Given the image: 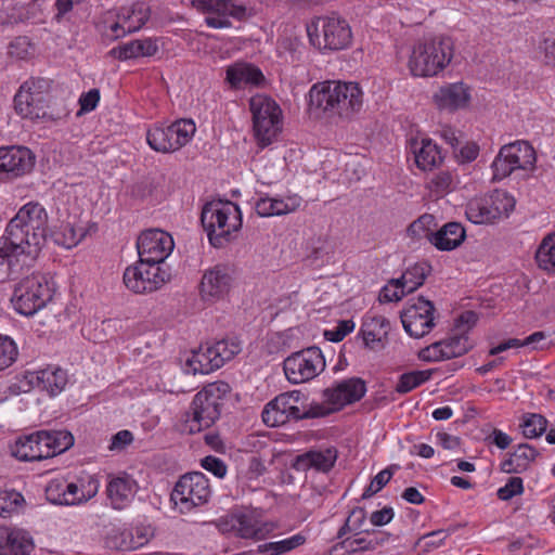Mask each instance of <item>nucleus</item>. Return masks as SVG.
Wrapping results in <instances>:
<instances>
[{
    "mask_svg": "<svg viewBox=\"0 0 555 555\" xmlns=\"http://www.w3.org/2000/svg\"><path fill=\"white\" fill-rule=\"evenodd\" d=\"M48 214L39 203L24 205L7 224L0 237V258L16 279L31 269L46 243Z\"/></svg>",
    "mask_w": 555,
    "mask_h": 555,
    "instance_id": "1",
    "label": "nucleus"
},
{
    "mask_svg": "<svg viewBox=\"0 0 555 555\" xmlns=\"http://www.w3.org/2000/svg\"><path fill=\"white\" fill-rule=\"evenodd\" d=\"M363 106V92L357 82L327 80L309 91V108L328 116L350 118Z\"/></svg>",
    "mask_w": 555,
    "mask_h": 555,
    "instance_id": "2",
    "label": "nucleus"
},
{
    "mask_svg": "<svg viewBox=\"0 0 555 555\" xmlns=\"http://www.w3.org/2000/svg\"><path fill=\"white\" fill-rule=\"evenodd\" d=\"M231 387L227 382L210 383L198 391L189 411L183 414L178 429L183 435H194L210 427L220 416L224 397Z\"/></svg>",
    "mask_w": 555,
    "mask_h": 555,
    "instance_id": "3",
    "label": "nucleus"
},
{
    "mask_svg": "<svg viewBox=\"0 0 555 555\" xmlns=\"http://www.w3.org/2000/svg\"><path fill=\"white\" fill-rule=\"evenodd\" d=\"M201 222L209 243L222 248L230 243L242 228L240 207L230 201H212L204 205Z\"/></svg>",
    "mask_w": 555,
    "mask_h": 555,
    "instance_id": "4",
    "label": "nucleus"
},
{
    "mask_svg": "<svg viewBox=\"0 0 555 555\" xmlns=\"http://www.w3.org/2000/svg\"><path fill=\"white\" fill-rule=\"evenodd\" d=\"M74 437L67 430H40L16 439L12 455L25 462L53 457L68 450Z\"/></svg>",
    "mask_w": 555,
    "mask_h": 555,
    "instance_id": "5",
    "label": "nucleus"
},
{
    "mask_svg": "<svg viewBox=\"0 0 555 555\" xmlns=\"http://www.w3.org/2000/svg\"><path fill=\"white\" fill-rule=\"evenodd\" d=\"M452 56L453 44L449 37L425 39L413 47L409 68L413 76H435L450 63Z\"/></svg>",
    "mask_w": 555,
    "mask_h": 555,
    "instance_id": "6",
    "label": "nucleus"
},
{
    "mask_svg": "<svg viewBox=\"0 0 555 555\" xmlns=\"http://www.w3.org/2000/svg\"><path fill=\"white\" fill-rule=\"evenodd\" d=\"M53 293L54 283L51 278L44 273L33 272L15 285L11 301L17 313L30 317L46 307Z\"/></svg>",
    "mask_w": 555,
    "mask_h": 555,
    "instance_id": "7",
    "label": "nucleus"
},
{
    "mask_svg": "<svg viewBox=\"0 0 555 555\" xmlns=\"http://www.w3.org/2000/svg\"><path fill=\"white\" fill-rule=\"evenodd\" d=\"M253 129L258 145H270L282 130V111L274 100L264 94H256L249 100Z\"/></svg>",
    "mask_w": 555,
    "mask_h": 555,
    "instance_id": "8",
    "label": "nucleus"
},
{
    "mask_svg": "<svg viewBox=\"0 0 555 555\" xmlns=\"http://www.w3.org/2000/svg\"><path fill=\"white\" fill-rule=\"evenodd\" d=\"M310 42L319 50L337 51L351 42V29L348 23L337 16H320L307 25Z\"/></svg>",
    "mask_w": 555,
    "mask_h": 555,
    "instance_id": "9",
    "label": "nucleus"
},
{
    "mask_svg": "<svg viewBox=\"0 0 555 555\" xmlns=\"http://www.w3.org/2000/svg\"><path fill=\"white\" fill-rule=\"evenodd\" d=\"M195 131L196 127L192 119H179L168 126L155 125L150 128L146 140L154 151L170 153L188 144Z\"/></svg>",
    "mask_w": 555,
    "mask_h": 555,
    "instance_id": "10",
    "label": "nucleus"
},
{
    "mask_svg": "<svg viewBox=\"0 0 555 555\" xmlns=\"http://www.w3.org/2000/svg\"><path fill=\"white\" fill-rule=\"evenodd\" d=\"M210 493L206 476L201 472H193L180 477L170 498L181 513H188L194 507L206 504Z\"/></svg>",
    "mask_w": 555,
    "mask_h": 555,
    "instance_id": "11",
    "label": "nucleus"
},
{
    "mask_svg": "<svg viewBox=\"0 0 555 555\" xmlns=\"http://www.w3.org/2000/svg\"><path fill=\"white\" fill-rule=\"evenodd\" d=\"M286 378L292 384L309 382L325 369V359L320 348L313 346L288 356L283 363Z\"/></svg>",
    "mask_w": 555,
    "mask_h": 555,
    "instance_id": "12",
    "label": "nucleus"
},
{
    "mask_svg": "<svg viewBox=\"0 0 555 555\" xmlns=\"http://www.w3.org/2000/svg\"><path fill=\"white\" fill-rule=\"evenodd\" d=\"M171 279V272L163 266H154L138 260L134 266L128 267L124 272V283L128 289L135 294L152 293L160 288Z\"/></svg>",
    "mask_w": 555,
    "mask_h": 555,
    "instance_id": "13",
    "label": "nucleus"
},
{
    "mask_svg": "<svg viewBox=\"0 0 555 555\" xmlns=\"http://www.w3.org/2000/svg\"><path fill=\"white\" fill-rule=\"evenodd\" d=\"M67 382L66 371L59 366L50 365L35 372H26L21 378L20 385L14 384L10 386V389L12 392L17 393V391L28 392L33 388H38L54 397L64 390Z\"/></svg>",
    "mask_w": 555,
    "mask_h": 555,
    "instance_id": "14",
    "label": "nucleus"
},
{
    "mask_svg": "<svg viewBox=\"0 0 555 555\" xmlns=\"http://www.w3.org/2000/svg\"><path fill=\"white\" fill-rule=\"evenodd\" d=\"M173 246L172 237L158 229L142 232L137 241L140 260L165 268H167L165 260L172 251Z\"/></svg>",
    "mask_w": 555,
    "mask_h": 555,
    "instance_id": "15",
    "label": "nucleus"
},
{
    "mask_svg": "<svg viewBox=\"0 0 555 555\" xmlns=\"http://www.w3.org/2000/svg\"><path fill=\"white\" fill-rule=\"evenodd\" d=\"M435 306L430 300L418 297L410 302L401 312L400 318L405 332L414 338L428 334L435 326Z\"/></svg>",
    "mask_w": 555,
    "mask_h": 555,
    "instance_id": "16",
    "label": "nucleus"
},
{
    "mask_svg": "<svg viewBox=\"0 0 555 555\" xmlns=\"http://www.w3.org/2000/svg\"><path fill=\"white\" fill-rule=\"evenodd\" d=\"M35 156L24 146L0 147V182L13 181L31 171Z\"/></svg>",
    "mask_w": 555,
    "mask_h": 555,
    "instance_id": "17",
    "label": "nucleus"
},
{
    "mask_svg": "<svg viewBox=\"0 0 555 555\" xmlns=\"http://www.w3.org/2000/svg\"><path fill=\"white\" fill-rule=\"evenodd\" d=\"M193 4L207 14L206 24L216 29L230 27L229 17L242 20L246 15V8L233 0H193Z\"/></svg>",
    "mask_w": 555,
    "mask_h": 555,
    "instance_id": "18",
    "label": "nucleus"
},
{
    "mask_svg": "<svg viewBox=\"0 0 555 555\" xmlns=\"http://www.w3.org/2000/svg\"><path fill=\"white\" fill-rule=\"evenodd\" d=\"M299 392L281 393L266 404L261 416L266 425L278 427L291 420H302V411L298 406Z\"/></svg>",
    "mask_w": 555,
    "mask_h": 555,
    "instance_id": "19",
    "label": "nucleus"
},
{
    "mask_svg": "<svg viewBox=\"0 0 555 555\" xmlns=\"http://www.w3.org/2000/svg\"><path fill=\"white\" fill-rule=\"evenodd\" d=\"M138 489V482L131 475H109L105 489L108 505L115 511L126 509L133 502Z\"/></svg>",
    "mask_w": 555,
    "mask_h": 555,
    "instance_id": "20",
    "label": "nucleus"
},
{
    "mask_svg": "<svg viewBox=\"0 0 555 555\" xmlns=\"http://www.w3.org/2000/svg\"><path fill=\"white\" fill-rule=\"evenodd\" d=\"M273 529L268 522L260 521L253 514H237L220 522V530L235 531L236 535L243 539H264Z\"/></svg>",
    "mask_w": 555,
    "mask_h": 555,
    "instance_id": "21",
    "label": "nucleus"
},
{
    "mask_svg": "<svg viewBox=\"0 0 555 555\" xmlns=\"http://www.w3.org/2000/svg\"><path fill=\"white\" fill-rule=\"evenodd\" d=\"M232 276L228 267L217 264L206 270L199 284V295L204 301H216L228 294Z\"/></svg>",
    "mask_w": 555,
    "mask_h": 555,
    "instance_id": "22",
    "label": "nucleus"
},
{
    "mask_svg": "<svg viewBox=\"0 0 555 555\" xmlns=\"http://www.w3.org/2000/svg\"><path fill=\"white\" fill-rule=\"evenodd\" d=\"M366 392L365 382L360 377H351L337 383L323 391V398L334 404L337 410L360 401Z\"/></svg>",
    "mask_w": 555,
    "mask_h": 555,
    "instance_id": "23",
    "label": "nucleus"
},
{
    "mask_svg": "<svg viewBox=\"0 0 555 555\" xmlns=\"http://www.w3.org/2000/svg\"><path fill=\"white\" fill-rule=\"evenodd\" d=\"M434 101L440 109H462L470 102V89L463 82L448 83L434 94Z\"/></svg>",
    "mask_w": 555,
    "mask_h": 555,
    "instance_id": "24",
    "label": "nucleus"
},
{
    "mask_svg": "<svg viewBox=\"0 0 555 555\" xmlns=\"http://www.w3.org/2000/svg\"><path fill=\"white\" fill-rule=\"evenodd\" d=\"M264 80L262 72L249 63L236 62L228 66L225 70V81L233 89L261 87Z\"/></svg>",
    "mask_w": 555,
    "mask_h": 555,
    "instance_id": "25",
    "label": "nucleus"
},
{
    "mask_svg": "<svg viewBox=\"0 0 555 555\" xmlns=\"http://www.w3.org/2000/svg\"><path fill=\"white\" fill-rule=\"evenodd\" d=\"M390 330L389 321L382 315H367L364 318L360 335L363 345L371 350H380L385 347Z\"/></svg>",
    "mask_w": 555,
    "mask_h": 555,
    "instance_id": "26",
    "label": "nucleus"
},
{
    "mask_svg": "<svg viewBox=\"0 0 555 555\" xmlns=\"http://www.w3.org/2000/svg\"><path fill=\"white\" fill-rule=\"evenodd\" d=\"M337 460V451L334 448L324 450H310L296 456L293 464L297 470H308L314 468L318 472H330Z\"/></svg>",
    "mask_w": 555,
    "mask_h": 555,
    "instance_id": "27",
    "label": "nucleus"
},
{
    "mask_svg": "<svg viewBox=\"0 0 555 555\" xmlns=\"http://www.w3.org/2000/svg\"><path fill=\"white\" fill-rule=\"evenodd\" d=\"M301 203L302 198L297 194L284 198L267 196L256 202L255 209L260 217L282 216L296 211Z\"/></svg>",
    "mask_w": 555,
    "mask_h": 555,
    "instance_id": "28",
    "label": "nucleus"
},
{
    "mask_svg": "<svg viewBox=\"0 0 555 555\" xmlns=\"http://www.w3.org/2000/svg\"><path fill=\"white\" fill-rule=\"evenodd\" d=\"M502 156H505L515 170H530L535 164L534 149L526 141H516L501 147Z\"/></svg>",
    "mask_w": 555,
    "mask_h": 555,
    "instance_id": "29",
    "label": "nucleus"
},
{
    "mask_svg": "<svg viewBox=\"0 0 555 555\" xmlns=\"http://www.w3.org/2000/svg\"><path fill=\"white\" fill-rule=\"evenodd\" d=\"M35 547L31 535L23 529H12L0 541V555H30Z\"/></svg>",
    "mask_w": 555,
    "mask_h": 555,
    "instance_id": "30",
    "label": "nucleus"
},
{
    "mask_svg": "<svg viewBox=\"0 0 555 555\" xmlns=\"http://www.w3.org/2000/svg\"><path fill=\"white\" fill-rule=\"evenodd\" d=\"M465 238V230L459 222H449L430 234L429 242L439 250H453Z\"/></svg>",
    "mask_w": 555,
    "mask_h": 555,
    "instance_id": "31",
    "label": "nucleus"
},
{
    "mask_svg": "<svg viewBox=\"0 0 555 555\" xmlns=\"http://www.w3.org/2000/svg\"><path fill=\"white\" fill-rule=\"evenodd\" d=\"M15 112L22 118H29L31 120L44 117L46 112L44 102L36 95L30 94L26 87H20L14 96Z\"/></svg>",
    "mask_w": 555,
    "mask_h": 555,
    "instance_id": "32",
    "label": "nucleus"
},
{
    "mask_svg": "<svg viewBox=\"0 0 555 555\" xmlns=\"http://www.w3.org/2000/svg\"><path fill=\"white\" fill-rule=\"evenodd\" d=\"M412 147L416 166L422 170H433L443 160L439 146L430 139L414 142Z\"/></svg>",
    "mask_w": 555,
    "mask_h": 555,
    "instance_id": "33",
    "label": "nucleus"
},
{
    "mask_svg": "<svg viewBox=\"0 0 555 555\" xmlns=\"http://www.w3.org/2000/svg\"><path fill=\"white\" fill-rule=\"evenodd\" d=\"M538 454L534 448L528 443H521L501 463V470L506 474L524 473L529 468Z\"/></svg>",
    "mask_w": 555,
    "mask_h": 555,
    "instance_id": "34",
    "label": "nucleus"
},
{
    "mask_svg": "<svg viewBox=\"0 0 555 555\" xmlns=\"http://www.w3.org/2000/svg\"><path fill=\"white\" fill-rule=\"evenodd\" d=\"M158 46L151 38L132 40L112 49L113 54L118 60L137 59L141 56H153L157 53Z\"/></svg>",
    "mask_w": 555,
    "mask_h": 555,
    "instance_id": "35",
    "label": "nucleus"
},
{
    "mask_svg": "<svg viewBox=\"0 0 555 555\" xmlns=\"http://www.w3.org/2000/svg\"><path fill=\"white\" fill-rule=\"evenodd\" d=\"M111 546L121 551L137 550L149 542V533L143 528L118 530L109 537Z\"/></svg>",
    "mask_w": 555,
    "mask_h": 555,
    "instance_id": "36",
    "label": "nucleus"
},
{
    "mask_svg": "<svg viewBox=\"0 0 555 555\" xmlns=\"http://www.w3.org/2000/svg\"><path fill=\"white\" fill-rule=\"evenodd\" d=\"M489 194L472 198L465 209L467 219L475 224H487L495 222Z\"/></svg>",
    "mask_w": 555,
    "mask_h": 555,
    "instance_id": "37",
    "label": "nucleus"
},
{
    "mask_svg": "<svg viewBox=\"0 0 555 555\" xmlns=\"http://www.w3.org/2000/svg\"><path fill=\"white\" fill-rule=\"evenodd\" d=\"M430 269L427 262H417L408 268L399 279H391L390 283L403 287L408 294L413 293L424 284Z\"/></svg>",
    "mask_w": 555,
    "mask_h": 555,
    "instance_id": "38",
    "label": "nucleus"
},
{
    "mask_svg": "<svg viewBox=\"0 0 555 555\" xmlns=\"http://www.w3.org/2000/svg\"><path fill=\"white\" fill-rule=\"evenodd\" d=\"M218 369H220V366L216 363L210 345L205 347L201 346L197 351L192 353V357L189 358L185 363L186 372L193 374H208Z\"/></svg>",
    "mask_w": 555,
    "mask_h": 555,
    "instance_id": "39",
    "label": "nucleus"
},
{
    "mask_svg": "<svg viewBox=\"0 0 555 555\" xmlns=\"http://www.w3.org/2000/svg\"><path fill=\"white\" fill-rule=\"evenodd\" d=\"M384 539L380 541L377 539L367 540L362 537L346 538L340 543L333 546V555H348L357 552L374 550L377 545H379Z\"/></svg>",
    "mask_w": 555,
    "mask_h": 555,
    "instance_id": "40",
    "label": "nucleus"
},
{
    "mask_svg": "<svg viewBox=\"0 0 555 555\" xmlns=\"http://www.w3.org/2000/svg\"><path fill=\"white\" fill-rule=\"evenodd\" d=\"M535 260L540 269L555 273V233L542 240L535 251Z\"/></svg>",
    "mask_w": 555,
    "mask_h": 555,
    "instance_id": "41",
    "label": "nucleus"
},
{
    "mask_svg": "<svg viewBox=\"0 0 555 555\" xmlns=\"http://www.w3.org/2000/svg\"><path fill=\"white\" fill-rule=\"evenodd\" d=\"M216 363L221 367L242 350V344L236 337H228L210 345Z\"/></svg>",
    "mask_w": 555,
    "mask_h": 555,
    "instance_id": "42",
    "label": "nucleus"
},
{
    "mask_svg": "<svg viewBox=\"0 0 555 555\" xmlns=\"http://www.w3.org/2000/svg\"><path fill=\"white\" fill-rule=\"evenodd\" d=\"M434 370L411 371L400 375L396 385V391L400 395L408 393L430 379Z\"/></svg>",
    "mask_w": 555,
    "mask_h": 555,
    "instance_id": "43",
    "label": "nucleus"
},
{
    "mask_svg": "<svg viewBox=\"0 0 555 555\" xmlns=\"http://www.w3.org/2000/svg\"><path fill=\"white\" fill-rule=\"evenodd\" d=\"M489 197L495 220L508 217L515 208V198L503 190H494L489 193Z\"/></svg>",
    "mask_w": 555,
    "mask_h": 555,
    "instance_id": "44",
    "label": "nucleus"
},
{
    "mask_svg": "<svg viewBox=\"0 0 555 555\" xmlns=\"http://www.w3.org/2000/svg\"><path fill=\"white\" fill-rule=\"evenodd\" d=\"M447 360L465 354L470 349L467 335H453L447 339L439 340Z\"/></svg>",
    "mask_w": 555,
    "mask_h": 555,
    "instance_id": "45",
    "label": "nucleus"
},
{
    "mask_svg": "<svg viewBox=\"0 0 555 555\" xmlns=\"http://www.w3.org/2000/svg\"><path fill=\"white\" fill-rule=\"evenodd\" d=\"M305 542V538L300 534H295L291 538L276 541L269 542L264 544L258 545V553H270V555H281L286 552H289L297 546L301 545Z\"/></svg>",
    "mask_w": 555,
    "mask_h": 555,
    "instance_id": "46",
    "label": "nucleus"
},
{
    "mask_svg": "<svg viewBox=\"0 0 555 555\" xmlns=\"http://www.w3.org/2000/svg\"><path fill=\"white\" fill-rule=\"evenodd\" d=\"M86 235L82 228H76L72 223H65L61 227V231L53 234L54 242L66 248L76 246Z\"/></svg>",
    "mask_w": 555,
    "mask_h": 555,
    "instance_id": "47",
    "label": "nucleus"
},
{
    "mask_svg": "<svg viewBox=\"0 0 555 555\" xmlns=\"http://www.w3.org/2000/svg\"><path fill=\"white\" fill-rule=\"evenodd\" d=\"M366 513L362 507L353 508L347 517L345 525L338 530L337 538L343 539L347 532H356L359 535L361 532L367 531L363 529L365 524Z\"/></svg>",
    "mask_w": 555,
    "mask_h": 555,
    "instance_id": "48",
    "label": "nucleus"
},
{
    "mask_svg": "<svg viewBox=\"0 0 555 555\" xmlns=\"http://www.w3.org/2000/svg\"><path fill=\"white\" fill-rule=\"evenodd\" d=\"M453 176L449 171H440L427 183V189L437 198L444 196L453 190Z\"/></svg>",
    "mask_w": 555,
    "mask_h": 555,
    "instance_id": "49",
    "label": "nucleus"
},
{
    "mask_svg": "<svg viewBox=\"0 0 555 555\" xmlns=\"http://www.w3.org/2000/svg\"><path fill=\"white\" fill-rule=\"evenodd\" d=\"M23 502L24 498L21 493L0 489V517H11Z\"/></svg>",
    "mask_w": 555,
    "mask_h": 555,
    "instance_id": "50",
    "label": "nucleus"
},
{
    "mask_svg": "<svg viewBox=\"0 0 555 555\" xmlns=\"http://www.w3.org/2000/svg\"><path fill=\"white\" fill-rule=\"evenodd\" d=\"M547 426V421L540 414H528L524 417L521 428L522 435L528 439L540 437Z\"/></svg>",
    "mask_w": 555,
    "mask_h": 555,
    "instance_id": "51",
    "label": "nucleus"
},
{
    "mask_svg": "<svg viewBox=\"0 0 555 555\" xmlns=\"http://www.w3.org/2000/svg\"><path fill=\"white\" fill-rule=\"evenodd\" d=\"M435 218L433 215L424 214L414 220L406 230V233L412 238L426 237L429 241L431 232V225H434Z\"/></svg>",
    "mask_w": 555,
    "mask_h": 555,
    "instance_id": "52",
    "label": "nucleus"
},
{
    "mask_svg": "<svg viewBox=\"0 0 555 555\" xmlns=\"http://www.w3.org/2000/svg\"><path fill=\"white\" fill-rule=\"evenodd\" d=\"M17 356L18 349L15 341L7 335H0V372L10 367Z\"/></svg>",
    "mask_w": 555,
    "mask_h": 555,
    "instance_id": "53",
    "label": "nucleus"
},
{
    "mask_svg": "<svg viewBox=\"0 0 555 555\" xmlns=\"http://www.w3.org/2000/svg\"><path fill=\"white\" fill-rule=\"evenodd\" d=\"M8 53L17 60H25L34 53V47L28 37L20 36L11 41Z\"/></svg>",
    "mask_w": 555,
    "mask_h": 555,
    "instance_id": "54",
    "label": "nucleus"
},
{
    "mask_svg": "<svg viewBox=\"0 0 555 555\" xmlns=\"http://www.w3.org/2000/svg\"><path fill=\"white\" fill-rule=\"evenodd\" d=\"M64 487L65 498H63V502H65L66 505H75L87 502L96 493L98 490V487L95 486L93 492L86 495L85 492L74 482L64 481Z\"/></svg>",
    "mask_w": 555,
    "mask_h": 555,
    "instance_id": "55",
    "label": "nucleus"
},
{
    "mask_svg": "<svg viewBox=\"0 0 555 555\" xmlns=\"http://www.w3.org/2000/svg\"><path fill=\"white\" fill-rule=\"evenodd\" d=\"M448 534L444 530H436L429 533H426L418 538L415 543L416 547H421L423 552H429L439 547L443 541L447 539Z\"/></svg>",
    "mask_w": 555,
    "mask_h": 555,
    "instance_id": "56",
    "label": "nucleus"
},
{
    "mask_svg": "<svg viewBox=\"0 0 555 555\" xmlns=\"http://www.w3.org/2000/svg\"><path fill=\"white\" fill-rule=\"evenodd\" d=\"M52 80L43 77L29 78L22 87H26L30 94L38 96L46 103V96L51 90Z\"/></svg>",
    "mask_w": 555,
    "mask_h": 555,
    "instance_id": "57",
    "label": "nucleus"
},
{
    "mask_svg": "<svg viewBox=\"0 0 555 555\" xmlns=\"http://www.w3.org/2000/svg\"><path fill=\"white\" fill-rule=\"evenodd\" d=\"M392 467L385 468L380 470L371 481V483L367 486V488L364 490L362 498L369 499L372 495L376 494L378 491H380L391 479L393 472Z\"/></svg>",
    "mask_w": 555,
    "mask_h": 555,
    "instance_id": "58",
    "label": "nucleus"
},
{
    "mask_svg": "<svg viewBox=\"0 0 555 555\" xmlns=\"http://www.w3.org/2000/svg\"><path fill=\"white\" fill-rule=\"evenodd\" d=\"M491 169L493 172V181H501L515 170L514 167L509 164V160L505 156H502L501 149L492 162Z\"/></svg>",
    "mask_w": 555,
    "mask_h": 555,
    "instance_id": "59",
    "label": "nucleus"
},
{
    "mask_svg": "<svg viewBox=\"0 0 555 555\" xmlns=\"http://www.w3.org/2000/svg\"><path fill=\"white\" fill-rule=\"evenodd\" d=\"M354 328V323L352 320H343L339 321L336 327L333 330L324 331V337L328 341L339 343L349 333H351Z\"/></svg>",
    "mask_w": 555,
    "mask_h": 555,
    "instance_id": "60",
    "label": "nucleus"
},
{
    "mask_svg": "<svg viewBox=\"0 0 555 555\" xmlns=\"http://www.w3.org/2000/svg\"><path fill=\"white\" fill-rule=\"evenodd\" d=\"M522 492V479L520 477H511L506 485L498 490V498L502 501H508Z\"/></svg>",
    "mask_w": 555,
    "mask_h": 555,
    "instance_id": "61",
    "label": "nucleus"
},
{
    "mask_svg": "<svg viewBox=\"0 0 555 555\" xmlns=\"http://www.w3.org/2000/svg\"><path fill=\"white\" fill-rule=\"evenodd\" d=\"M338 411L334 404H330L325 399L323 403L312 402L307 409L302 411L304 418H315L330 415L333 412Z\"/></svg>",
    "mask_w": 555,
    "mask_h": 555,
    "instance_id": "62",
    "label": "nucleus"
},
{
    "mask_svg": "<svg viewBox=\"0 0 555 555\" xmlns=\"http://www.w3.org/2000/svg\"><path fill=\"white\" fill-rule=\"evenodd\" d=\"M46 495L48 501L56 505H66L63 502V498H65V487L64 480H52L46 488Z\"/></svg>",
    "mask_w": 555,
    "mask_h": 555,
    "instance_id": "63",
    "label": "nucleus"
},
{
    "mask_svg": "<svg viewBox=\"0 0 555 555\" xmlns=\"http://www.w3.org/2000/svg\"><path fill=\"white\" fill-rule=\"evenodd\" d=\"M202 467L218 478H223L228 472V466L224 461L212 455L205 456L202 460Z\"/></svg>",
    "mask_w": 555,
    "mask_h": 555,
    "instance_id": "64",
    "label": "nucleus"
}]
</instances>
